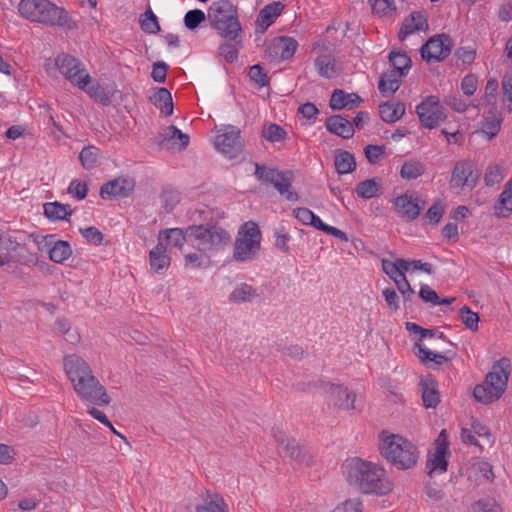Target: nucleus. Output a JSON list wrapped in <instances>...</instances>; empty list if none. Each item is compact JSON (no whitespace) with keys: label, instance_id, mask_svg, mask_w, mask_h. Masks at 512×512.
<instances>
[{"label":"nucleus","instance_id":"2f4dec72","mask_svg":"<svg viewBox=\"0 0 512 512\" xmlns=\"http://www.w3.org/2000/svg\"><path fill=\"white\" fill-rule=\"evenodd\" d=\"M413 351L414 354L419 358L420 362L426 366H428L430 362H434L436 365H441L442 363L448 361V358L445 355L432 352L419 342L414 344Z\"/></svg>","mask_w":512,"mask_h":512},{"label":"nucleus","instance_id":"a211bd4d","mask_svg":"<svg viewBox=\"0 0 512 512\" xmlns=\"http://www.w3.org/2000/svg\"><path fill=\"white\" fill-rule=\"evenodd\" d=\"M135 189V180L131 177L120 176L103 184L99 195L102 199L126 198Z\"/></svg>","mask_w":512,"mask_h":512},{"label":"nucleus","instance_id":"20e7f679","mask_svg":"<svg viewBox=\"0 0 512 512\" xmlns=\"http://www.w3.org/2000/svg\"><path fill=\"white\" fill-rule=\"evenodd\" d=\"M18 11L23 18L30 22L60 26L66 29H72L75 26L67 11L49 0H21L18 4Z\"/></svg>","mask_w":512,"mask_h":512},{"label":"nucleus","instance_id":"58836bf2","mask_svg":"<svg viewBox=\"0 0 512 512\" xmlns=\"http://www.w3.org/2000/svg\"><path fill=\"white\" fill-rule=\"evenodd\" d=\"M48 252L50 260L55 263L64 262L72 254V250L69 243L62 240L56 241Z\"/></svg>","mask_w":512,"mask_h":512},{"label":"nucleus","instance_id":"9b49d317","mask_svg":"<svg viewBox=\"0 0 512 512\" xmlns=\"http://www.w3.org/2000/svg\"><path fill=\"white\" fill-rule=\"evenodd\" d=\"M481 173L470 160H462L455 163L451 173L450 187L461 191L473 190Z\"/></svg>","mask_w":512,"mask_h":512},{"label":"nucleus","instance_id":"a878e982","mask_svg":"<svg viewBox=\"0 0 512 512\" xmlns=\"http://www.w3.org/2000/svg\"><path fill=\"white\" fill-rule=\"evenodd\" d=\"M512 213V177L506 183L504 190L499 195L494 205V214L499 218H507Z\"/></svg>","mask_w":512,"mask_h":512},{"label":"nucleus","instance_id":"c85d7f7f","mask_svg":"<svg viewBox=\"0 0 512 512\" xmlns=\"http://www.w3.org/2000/svg\"><path fill=\"white\" fill-rule=\"evenodd\" d=\"M44 215L52 221L69 220L72 210L69 204L48 202L43 205Z\"/></svg>","mask_w":512,"mask_h":512},{"label":"nucleus","instance_id":"ea45409f","mask_svg":"<svg viewBox=\"0 0 512 512\" xmlns=\"http://www.w3.org/2000/svg\"><path fill=\"white\" fill-rule=\"evenodd\" d=\"M399 76L396 71H392L389 75H383L378 83V89L383 96L395 93L400 87Z\"/></svg>","mask_w":512,"mask_h":512},{"label":"nucleus","instance_id":"338daca9","mask_svg":"<svg viewBox=\"0 0 512 512\" xmlns=\"http://www.w3.org/2000/svg\"><path fill=\"white\" fill-rule=\"evenodd\" d=\"M382 269L388 277L396 283L399 281V270L396 265V261H390L387 259L382 260Z\"/></svg>","mask_w":512,"mask_h":512},{"label":"nucleus","instance_id":"4d7b16f0","mask_svg":"<svg viewBox=\"0 0 512 512\" xmlns=\"http://www.w3.org/2000/svg\"><path fill=\"white\" fill-rule=\"evenodd\" d=\"M82 236L91 244L100 245L103 241V234L96 227L80 229Z\"/></svg>","mask_w":512,"mask_h":512},{"label":"nucleus","instance_id":"393cba45","mask_svg":"<svg viewBox=\"0 0 512 512\" xmlns=\"http://www.w3.org/2000/svg\"><path fill=\"white\" fill-rule=\"evenodd\" d=\"M149 262L151 270L157 274H163L170 266L171 258L168 254L167 247L159 242L149 252Z\"/></svg>","mask_w":512,"mask_h":512},{"label":"nucleus","instance_id":"f8f14e48","mask_svg":"<svg viewBox=\"0 0 512 512\" xmlns=\"http://www.w3.org/2000/svg\"><path fill=\"white\" fill-rule=\"evenodd\" d=\"M416 113L422 126L428 129L436 128L446 119L445 109L436 96L426 97L416 107Z\"/></svg>","mask_w":512,"mask_h":512},{"label":"nucleus","instance_id":"8fccbe9b","mask_svg":"<svg viewBox=\"0 0 512 512\" xmlns=\"http://www.w3.org/2000/svg\"><path fill=\"white\" fill-rule=\"evenodd\" d=\"M239 44H236L234 42L224 43L219 46L218 51L219 55L224 57V59L229 62L233 63L238 58V46Z\"/></svg>","mask_w":512,"mask_h":512},{"label":"nucleus","instance_id":"f257e3e1","mask_svg":"<svg viewBox=\"0 0 512 512\" xmlns=\"http://www.w3.org/2000/svg\"><path fill=\"white\" fill-rule=\"evenodd\" d=\"M63 365L74 391L82 400L97 406L111 403L105 387L93 375L91 367L84 359L76 354L67 355L63 359Z\"/></svg>","mask_w":512,"mask_h":512},{"label":"nucleus","instance_id":"6e6d98bb","mask_svg":"<svg viewBox=\"0 0 512 512\" xmlns=\"http://www.w3.org/2000/svg\"><path fill=\"white\" fill-rule=\"evenodd\" d=\"M365 157L371 164L377 163L385 153V148L382 145H367L364 148Z\"/></svg>","mask_w":512,"mask_h":512},{"label":"nucleus","instance_id":"6ab92c4d","mask_svg":"<svg viewBox=\"0 0 512 512\" xmlns=\"http://www.w3.org/2000/svg\"><path fill=\"white\" fill-rule=\"evenodd\" d=\"M394 206L396 214L400 218L410 222L420 215L424 203L420 205L417 198L413 199L412 195L405 193L394 199Z\"/></svg>","mask_w":512,"mask_h":512},{"label":"nucleus","instance_id":"aec40b11","mask_svg":"<svg viewBox=\"0 0 512 512\" xmlns=\"http://www.w3.org/2000/svg\"><path fill=\"white\" fill-rule=\"evenodd\" d=\"M179 141V149H185L189 144V136L184 134L176 126L165 127L157 137V145L160 149L170 150Z\"/></svg>","mask_w":512,"mask_h":512},{"label":"nucleus","instance_id":"1a4fd4ad","mask_svg":"<svg viewBox=\"0 0 512 512\" xmlns=\"http://www.w3.org/2000/svg\"><path fill=\"white\" fill-rule=\"evenodd\" d=\"M55 64L60 73L73 85L85 90V87L91 82V77L83 67L81 62L69 54L59 55Z\"/></svg>","mask_w":512,"mask_h":512},{"label":"nucleus","instance_id":"e2e57ef3","mask_svg":"<svg viewBox=\"0 0 512 512\" xmlns=\"http://www.w3.org/2000/svg\"><path fill=\"white\" fill-rule=\"evenodd\" d=\"M475 472L478 477H482L487 481H491L494 478L492 465L488 462H478L474 465Z\"/></svg>","mask_w":512,"mask_h":512},{"label":"nucleus","instance_id":"09e8293b","mask_svg":"<svg viewBox=\"0 0 512 512\" xmlns=\"http://www.w3.org/2000/svg\"><path fill=\"white\" fill-rule=\"evenodd\" d=\"M206 15L200 9L190 10L184 17V24L186 28L190 30L196 29L203 21H205Z\"/></svg>","mask_w":512,"mask_h":512},{"label":"nucleus","instance_id":"69168bd1","mask_svg":"<svg viewBox=\"0 0 512 512\" xmlns=\"http://www.w3.org/2000/svg\"><path fill=\"white\" fill-rule=\"evenodd\" d=\"M419 297L424 302H430L433 305H436V303H439V296L438 294L427 284H423L419 291Z\"/></svg>","mask_w":512,"mask_h":512},{"label":"nucleus","instance_id":"774afa93","mask_svg":"<svg viewBox=\"0 0 512 512\" xmlns=\"http://www.w3.org/2000/svg\"><path fill=\"white\" fill-rule=\"evenodd\" d=\"M475 55V50L471 47H460L455 52V56L464 64H471L475 59Z\"/></svg>","mask_w":512,"mask_h":512},{"label":"nucleus","instance_id":"e433bc0d","mask_svg":"<svg viewBox=\"0 0 512 512\" xmlns=\"http://www.w3.org/2000/svg\"><path fill=\"white\" fill-rule=\"evenodd\" d=\"M162 236L167 240L168 244L182 250L187 238H189V234L187 233V228L185 230L180 228H171L166 229L160 232L159 238Z\"/></svg>","mask_w":512,"mask_h":512},{"label":"nucleus","instance_id":"dca6fc26","mask_svg":"<svg viewBox=\"0 0 512 512\" xmlns=\"http://www.w3.org/2000/svg\"><path fill=\"white\" fill-rule=\"evenodd\" d=\"M273 436L276 442L282 446L285 456L300 465L310 466L313 463V457L295 439L288 438L284 432L278 429L273 430Z\"/></svg>","mask_w":512,"mask_h":512},{"label":"nucleus","instance_id":"4468645a","mask_svg":"<svg viewBox=\"0 0 512 512\" xmlns=\"http://www.w3.org/2000/svg\"><path fill=\"white\" fill-rule=\"evenodd\" d=\"M452 46V39L449 35H434L421 47V57L426 62L442 61L450 54Z\"/></svg>","mask_w":512,"mask_h":512},{"label":"nucleus","instance_id":"7c9ffc66","mask_svg":"<svg viewBox=\"0 0 512 512\" xmlns=\"http://www.w3.org/2000/svg\"><path fill=\"white\" fill-rule=\"evenodd\" d=\"M151 101L156 107L160 108L165 116L173 114V99L168 89L164 87L157 88L153 97H151Z\"/></svg>","mask_w":512,"mask_h":512},{"label":"nucleus","instance_id":"5701e85b","mask_svg":"<svg viewBox=\"0 0 512 512\" xmlns=\"http://www.w3.org/2000/svg\"><path fill=\"white\" fill-rule=\"evenodd\" d=\"M325 127L330 133L344 139H350L354 135L353 124L340 114L328 117L325 121Z\"/></svg>","mask_w":512,"mask_h":512},{"label":"nucleus","instance_id":"a19ab883","mask_svg":"<svg viewBox=\"0 0 512 512\" xmlns=\"http://www.w3.org/2000/svg\"><path fill=\"white\" fill-rule=\"evenodd\" d=\"M425 172V165L416 160H409L404 162L400 170V176L406 180H414L423 175Z\"/></svg>","mask_w":512,"mask_h":512},{"label":"nucleus","instance_id":"9d476101","mask_svg":"<svg viewBox=\"0 0 512 512\" xmlns=\"http://www.w3.org/2000/svg\"><path fill=\"white\" fill-rule=\"evenodd\" d=\"M255 176L258 180L272 184L273 187L283 196L286 197L288 201H296L298 200V194L296 192L290 191V187L292 185L291 178L286 177V174L280 172L277 169L267 168L264 165L255 164Z\"/></svg>","mask_w":512,"mask_h":512},{"label":"nucleus","instance_id":"f704fd0d","mask_svg":"<svg viewBox=\"0 0 512 512\" xmlns=\"http://www.w3.org/2000/svg\"><path fill=\"white\" fill-rule=\"evenodd\" d=\"M196 512H229V507L220 495H208L204 503L196 507Z\"/></svg>","mask_w":512,"mask_h":512},{"label":"nucleus","instance_id":"7ed1b4c3","mask_svg":"<svg viewBox=\"0 0 512 512\" xmlns=\"http://www.w3.org/2000/svg\"><path fill=\"white\" fill-rule=\"evenodd\" d=\"M381 455L399 470H408L416 466L420 452L410 440L388 431L380 433Z\"/></svg>","mask_w":512,"mask_h":512},{"label":"nucleus","instance_id":"bf43d9fd","mask_svg":"<svg viewBox=\"0 0 512 512\" xmlns=\"http://www.w3.org/2000/svg\"><path fill=\"white\" fill-rule=\"evenodd\" d=\"M398 291L402 294L404 303L410 302L412 300V297L414 295V290L412 289L409 281L406 277H402L399 279V281H396L395 283Z\"/></svg>","mask_w":512,"mask_h":512},{"label":"nucleus","instance_id":"37998d69","mask_svg":"<svg viewBox=\"0 0 512 512\" xmlns=\"http://www.w3.org/2000/svg\"><path fill=\"white\" fill-rule=\"evenodd\" d=\"M257 293L252 286L243 283L236 287L230 294V301L235 303L251 301L252 298L256 297Z\"/></svg>","mask_w":512,"mask_h":512},{"label":"nucleus","instance_id":"052dcab7","mask_svg":"<svg viewBox=\"0 0 512 512\" xmlns=\"http://www.w3.org/2000/svg\"><path fill=\"white\" fill-rule=\"evenodd\" d=\"M477 84L478 80L475 75H466L461 81V90L465 95L471 96L475 93L477 89Z\"/></svg>","mask_w":512,"mask_h":512},{"label":"nucleus","instance_id":"864d4df0","mask_svg":"<svg viewBox=\"0 0 512 512\" xmlns=\"http://www.w3.org/2000/svg\"><path fill=\"white\" fill-rule=\"evenodd\" d=\"M473 512H500L496 501L491 498L481 499L472 505Z\"/></svg>","mask_w":512,"mask_h":512},{"label":"nucleus","instance_id":"13d9d810","mask_svg":"<svg viewBox=\"0 0 512 512\" xmlns=\"http://www.w3.org/2000/svg\"><path fill=\"white\" fill-rule=\"evenodd\" d=\"M444 213V206L441 201H436L433 205L427 210L425 214V218L428 219L431 223L437 224L442 215Z\"/></svg>","mask_w":512,"mask_h":512},{"label":"nucleus","instance_id":"412c9836","mask_svg":"<svg viewBox=\"0 0 512 512\" xmlns=\"http://www.w3.org/2000/svg\"><path fill=\"white\" fill-rule=\"evenodd\" d=\"M363 99L357 93H347L342 89H335L332 92L329 107L333 111H339L342 109H354L357 108Z\"/></svg>","mask_w":512,"mask_h":512},{"label":"nucleus","instance_id":"a18cd8bd","mask_svg":"<svg viewBox=\"0 0 512 512\" xmlns=\"http://www.w3.org/2000/svg\"><path fill=\"white\" fill-rule=\"evenodd\" d=\"M459 316L465 327L471 331L478 330L479 315L473 312L468 306H463L459 310Z\"/></svg>","mask_w":512,"mask_h":512},{"label":"nucleus","instance_id":"79ce46f5","mask_svg":"<svg viewBox=\"0 0 512 512\" xmlns=\"http://www.w3.org/2000/svg\"><path fill=\"white\" fill-rule=\"evenodd\" d=\"M99 149L95 146H87L82 149L79 160L84 169L90 170L97 166Z\"/></svg>","mask_w":512,"mask_h":512},{"label":"nucleus","instance_id":"2eb2a0df","mask_svg":"<svg viewBox=\"0 0 512 512\" xmlns=\"http://www.w3.org/2000/svg\"><path fill=\"white\" fill-rule=\"evenodd\" d=\"M322 389L330 405L342 410H353L356 408V394L347 387L327 382L323 383Z\"/></svg>","mask_w":512,"mask_h":512},{"label":"nucleus","instance_id":"4be33fe9","mask_svg":"<svg viewBox=\"0 0 512 512\" xmlns=\"http://www.w3.org/2000/svg\"><path fill=\"white\" fill-rule=\"evenodd\" d=\"M428 28L429 25L427 18L422 14V12L414 11L402 22L398 38L400 41H404L415 31H426Z\"/></svg>","mask_w":512,"mask_h":512},{"label":"nucleus","instance_id":"f03ea898","mask_svg":"<svg viewBox=\"0 0 512 512\" xmlns=\"http://www.w3.org/2000/svg\"><path fill=\"white\" fill-rule=\"evenodd\" d=\"M342 470L349 485L362 493L386 495L392 491L384 469L375 463L353 457L343 463Z\"/></svg>","mask_w":512,"mask_h":512},{"label":"nucleus","instance_id":"5fc2aeb1","mask_svg":"<svg viewBox=\"0 0 512 512\" xmlns=\"http://www.w3.org/2000/svg\"><path fill=\"white\" fill-rule=\"evenodd\" d=\"M67 192L78 200H83L87 196L88 187L85 182H80L79 180L75 179L70 183Z\"/></svg>","mask_w":512,"mask_h":512},{"label":"nucleus","instance_id":"c756f323","mask_svg":"<svg viewBox=\"0 0 512 512\" xmlns=\"http://www.w3.org/2000/svg\"><path fill=\"white\" fill-rule=\"evenodd\" d=\"M334 166L337 173L347 174L355 170L356 161L354 156L350 152L342 149H337L335 151Z\"/></svg>","mask_w":512,"mask_h":512},{"label":"nucleus","instance_id":"39448f33","mask_svg":"<svg viewBox=\"0 0 512 512\" xmlns=\"http://www.w3.org/2000/svg\"><path fill=\"white\" fill-rule=\"evenodd\" d=\"M208 20L220 37L229 42L241 44L242 26L238 18L237 7L228 0H219L208 9Z\"/></svg>","mask_w":512,"mask_h":512},{"label":"nucleus","instance_id":"0e129e2a","mask_svg":"<svg viewBox=\"0 0 512 512\" xmlns=\"http://www.w3.org/2000/svg\"><path fill=\"white\" fill-rule=\"evenodd\" d=\"M503 179L500 168L498 166H490L488 167L485 173V184L487 186H493L496 183H499Z\"/></svg>","mask_w":512,"mask_h":512},{"label":"nucleus","instance_id":"cd10ccee","mask_svg":"<svg viewBox=\"0 0 512 512\" xmlns=\"http://www.w3.org/2000/svg\"><path fill=\"white\" fill-rule=\"evenodd\" d=\"M283 5L279 2L266 5L259 13L257 18V29L265 31L274 20L280 15Z\"/></svg>","mask_w":512,"mask_h":512},{"label":"nucleus","instance_id":"423d86ee","mask_svg":"<svg viewBox=\"0 0 512 512\" xmlns=\"http://www.w3.org/2000/svg\"><path fill=\"white\" fill-rule=\"evenodd\" d=\"M510 372L511 362L508 358L503 357L496 361L485 376L483 383L475 386L474 398L482 404L497 401L507 388Z\"/></svg>","mask_w":512,"mask_h":512},{"label":"nucleus","instance_id":"c03bdc74","mask_svg":"<svg viewBox=\"0 0 512 512\" xmlns=\"http://www.w3.org/2000/svg\"><path fill=\"white\" fill-rule=\"evenodd\" d=\"M286 135V131L274 123L265 125L262 130V137L269 142H280L286 138Z\"/></svg>","mask_w":512,"mask_h":512},{"label":"nucleus","instance_id":"bb28decb","mask_svg":"<svg viewBox=\"0 0 512 512\" xmlns=\"http://www.w3.org/2000/svg\"><path fill=\"white\" fill-rule=\"evenodd\" d=\"M379 114L386 123H394L405 114V104L403 102L387 101L379 105Z\"/></svg>","mask_w":512,"mask_h":512},{"label":"nucleus","instance_id":"473e14b6","mask_svg":"<svg viewBox=\"0 0 512 512\" xmlns=\"http://www.w3.org/2000/svg\"><path fill=\"white\" fill-rule=\"evenodd\" d=\"M356 194L362 199H371L382 194V187L375 179H366L357 184Z\"/></svg>","mask_w":512,"mask_h":512},{"label":"nucleus","instance_id":"49530a36","mask_svg":"<svg viewBox=\"0 0 512 512\" xmlns=\"http://www.w3.org/2000/svg\"><path fill=\"white\" fill-rule=\"evenodd\" d=\"M141 19V29L148 33H157L160 31V25L157 17L152 12L151 9H148L144 12Z\"/></svg>","mask_w":512,"mask_h":512},{"label":"nucleus","instance_id":"c9c22d12","mask_svg":"<svg viewBox=\"0 0 512 512\" xmlns=\"http://www.w3.org/2000/svg\"><path fill=\"white\" fill-rule=\"evenodd\" d=\"M389 61L399 77H404L411 68V59L406 53L390 52Z\"/></svg>","mask_w":512,"mask_h":512},{"label":"nucleus","instance_id":"de8ad7c7","mask_svg":"<svg viewBox=\"0 0 512 512\" xmlns=\"http://www.w3.org/2000/svg\"><path fill=\"white\" fill-rule=\"evenodd\" d=\"M84 91H86L90 97H92L96 102L102 104L103 106H108L111 103L109 95L98 83L90 87L86 86Z\"/></svg>","mask_w":512,"mask_h":512},{"label":"nucleus","instance_id":"72a5a7b5","mask_svg":"<svg viewBox=\"0 0 512 512\" xmlns=\"http://www.w3.org/2000/svg\"><path fill=\"white\" fill-rule=\"evenodd\" d=\"M315 67L320 76L332 78L336 75L335 59L331 54H321L315 59Z\"/></svg>","mask_w":512,"mask_h":512},{"label":"nucleus","instance_id":"0eeeda50","mask_svg":"<svg viewBox=\"0 0 512 512\" xmlns=\"http://www.w3.org/2000/svg\"><path fill=\"white\" fill-rule=\"evenodd\" d=\"M187 233L202 252H217L232 242L229 232L219 225H191L187 227Z\"/></svg>","mask_w":512,"mask_h":512},{"label":"nucleus","instance_id":"b1692460","mask_svg":"<svg viewBox=\"0 0 512 512\" xmlns=\"http://www.w3.org/2000/svg\"><path fill=\"white\" fill-rule=\"evenodd\" d=\"M420 388L423 404L426 408H435L440 402L438 384L431 375L421 377Z\"/></svg>","mask_w":512,"mask_h":512},{"label":"nucleus","instance_id":"3c124183","mask_svg":"<svg viewBox=\"0 0 512 512\" xmlns=\"http://www.w3.org/2000/svg\"><path fill=\"white\" fill-rule=\"evenodd\" d=\"M249 77L251 81L255 82L259 87H264L269 84V77L263 72L259 64L250 67Z\"/></svg>","mask_w":512,"mask_h":512},{"label":"nucleus","instance_id":"4c0bfd02","mask_svg":"<svg viewBox=\"0 0 512 512\" xmlns=\"http://www.w3.org/2000/svg\"><path fill=\"white\" fill-rule=\"evenodd\" d=\"M449 454V452L436 450L432 456V458L428 459L427 461V469L428 474L432 476L434 473H444L447 471L448 461L446 459V455Z\"/></svg>","mask_w":512,"mask_h":512},{"label":"nucleus","instance_id":"680f3d73","mask_svg":"<svg viewBox=\"0 0 512 512\" xmlns=\"http://www.w3.org/2000/svg\"><path fill=\"white\" fill-rule=\"evenodd\" d=\"M168 65L164 62H156L153 64L151 77L155 82L164 83L166 80Z\"/></svg>","mask_w":512,"mask_h":512},{"label":"nucleus","instance_id":"f3484780","mask_svg":"<svg viewBox=\"0 0 512 512\" xmlns=\"http://www.w3.org/2000/svg\"><path fill=\"white\" fill-rule=\"evenodd\" d=\"M297 47L298 43L294 38L275 37L266 48V56L273 62L287 60L295 54Z\"/></svg>","mask_w":512,"mask_h":512},{"label":"nucleus","instance_id":"603ef678","mask_svg":"<svg viewBox=\"0 0 512 512\" xmlns=\"http://www.w3.org/2000/svg\"><path fill=\"white\" fill-rule=\"evenodd\" d=\"M373 13L388 15L393 10V0H369Z\"/></svg>","mask_w":512,"mask_h":512},{"label":"nucleus","instance_id":"ddd939ff","mask_svg":"<svg viewBox=\"0 0 512 512\" xmlns=\"http://www.w3.org/2000/svg\"><path fill=\"white\" fill-rule=\"evenodd\" d=\"M215 146L229 159L236 158L243 150L240 129L233 125H224L216 136Z\"/></svg>","mask_w":512,"mask_h":512},{"label":"nucleus","instance_id":"6e6552de","mask_svg":"<svg viewBox=\"0 0 512 512\" xmlns=\"http://www.w3.org/2000/svg\"><path fill=\"white\" fill-rule=\"evenodd\" d=\"M261 231L254 221H248L239 228L233 249V259L246 262L254 259L260 251Z\"/></svg>","mask_w":512,"mask_h":512}]
</instances>
